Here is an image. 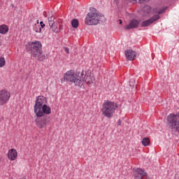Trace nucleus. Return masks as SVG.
<instances>
[{
  "label": "nucleus",
  "mask_w": 179,
  "mask_h": 179,
  "mask_svg": "<svg viewBox=\"0 0 179 179\" xmlns=\"http://www.w3.org/2000/svg\"><path fill=\"white\" fill-rule=\"evenodd\" d=\"M64 79L70 82V83H73L78 87H82L84 83H86L88 86H92L94 83V78L90 76L89 73H76L73 70L66 71L64 74Z\"/></svg>",
  "instance_id": "obj_1"
},
{
  "label": "nucleus",
  "mask_w": 179,
  "mask_h": 179,
  "mask_svg": "<svg viewBox=\"0 0 179 179\" xmlns=\"http://www.w3.org/2000/svg\"><path fill=\"white\" fill-rule=\"evenodd\" d=\"M48 100L44 96H38L36 98L34 106V111L36 117H44L51 114V107L47 105Z\"/></svg>",
  "instance_id": "obj_2"
},
{
  "label": "nucleus",
  "mask_w": 179,
  "mask_h": 179,
  "mask_svg": "<svg viewBox=\"0 0 179 179\" xmlns=\"http://www.w3.org/2000/svg\"><path fill=\"white\" fill-rule=\"evenodd\" d=\"M27 48L31 51V54L34 58H38L39 61H44L45 59V56L43 54V45L41 42L38 41L29 42L27 45Z\"/></svg>",
  "instance_id": "obj_3"
},
{
  "label": "nucleus",
  "mask_w": 179,
  "mask_h": 179,
  "mask_svg": "<svg viewBox=\"0 0 179 179\" xmlns=\"http://www.w3.org/2000/svg\"><path fill=\"white\" fill-rule=\"evenodd\" d=\"M90 10L85 19V24H87V26L99 24L104 17L99 14L96 8H92Z\"/></svg>",
  "instance_id": "obj_4"
},
{
  "label": "nucleus",
  "mask_w": 179,
  "mask_h": 179,
  "mask_svg": "<svg viewBox=\"0 0 179 179\" xmlns=\"http://www.w3.org/2000/svg\"><path fill=\"white\" fill-rule=\"evenodd\" d=\"M117 107L118 105L113 101H106L102 105V115L106 117V118H111Z\"/></svg>",
  "instance_id": "obj_5"
},
{
  "label": "nucleus",
  "mask_w": 179,
  "mask_h": 179,
  "mask_svg": "<svg viewBox=\"0 0 179 179\" xmlns=\"http://www.w3.org/2000/svg\"><path fill=\"white\" fill-rule=\"evenodd\" d=\"M50 117L45 116V115L42 117H38V118L35 120L36 126L38 128H40V129L47 128V125L50 124Z\"/></svg>",
  "instance_id": "obj_6"
},
{
  "label": "nucleus",
  "mask_w": 179,
  "mask_h": 179,
  "mask_svg": "<svg viewBox=\"0 0 179 179\" xmlns=\"http://www.w3.org/2000/svg\"><path fill=\"white\" fill-rule=\"evenodd\" d=\"M10 99V92L6 90H0V106H5Z\"/></svg>",
  "instance_id": "obj_7"
},
{
  "label": "nucleus",
  "mask_w": 179,
  "mask_h": 179,
  "mask_svg": "<svg viewBox=\"0 0 179 179\" xmlns=\"http://www.w3.org/2000/svg\"><path fill=\"white\" fill-rule=\"evenodd\" d=\"M48 23L54 33H59V29H58V22H57V19H55L54 15L48 17Z\"/></svg>",
  "instance_id": "obj_8"
},
{
  "label": "nucleus",
  "mask_w": 179,
  "mask_h": 179,
  "mask_svg": "<svg viewBox=\"0 0 179 179\" xmlns=\"http://www.w3.org/2000/svg\"><path fill=\"white\" fill-rule=\"evenodd\" d=\"M160 19V15H156L152 17L150 19L143 21L141 23V27H148V26H150L152 23H154V22H156V20H159Z\"/></svg>",
  "instance_id": "obj_9"
},
{
  "label": "nucleus",
  "mask_w": 179,
  "mask_h": 179,
  "mask_svg": "<svg viewBox=\"0 0 179 179\" xmlns=\"http://www.w3.org/2000/svg\"><path fill=\"white\" fill-rule=\"evenodd\" d=\"M139 26L138 20H131L130 22L124 27L125 30H131V29H136Z\"/></svg>",
  "instance_id": "obj_10"
},
{
  "label": "nucleus",
  "mask_w": 179,
  "mask_h": 179,
  "mask_svg": "<svg viewBox=\"0 0 179 179\" xmlns=\"http://www.w3.org/2000/svg\"><path fill=\"white\" fill-rule=\"evenodd\" d=\"M125 56L129 61H134L136 58V52L131 50H128L125 52Z\"/></svg>",
  "instance_id": "obj_11"
},
{
  "label": "nucleus",
  "mask_w": 179,
  "mask_h": 179,
  "mask_svg": "<svg viewBox=\"0 0 179 179\" xmlns=\"http://www.w3.org/2000/svg\"><path fill=\"white\" fill-rule=\"evenodd\" d=\"M8 157L9 160H16L17 159V151L15 149H10L8 152Z\"/></svg>",
  "instance_id": "obj_12"
},
{
  "label": "nucleus",
  "mask_w": 179,
  "mask_h": 179,
  "mask_svg": "<svg viewBox=\"0 0 179 179\" xmlns=\"http://www.w3.org/2000/svg\"><path fill=\"white\" fill-rule=\"evenodd\" d=\"M152 9L150 6H145L142 10L143 16H149Z\"/></svg>",
  "instance_id": "obj_13"
},
{
  "label": "nucleus",
  "mask_w": 179,
  "mask_h": 179,
  "mask_svg": "<svg viewBox=\"0 0 179 179\" xmlns=\"http://www.w3.org/2000/svg\"><path fill=\"white\" fill-rule=\"evenodd\" d=\"M8 31H9V27L8 25H0V34H6Z\"/></svg>",
  "instance_id": "obj_14"
},
{
  "label": "nucleus",
  "mask_w": 179,
  "mask_h": 179,
  "mask_svg": "<svg viewBox=\"0 0 179 179\" xmlns=\"http://www.w3.org/2000/svg\"><path fill=\"white\" fill-rule=\"evenodd\" d=\"M141 143L143 146H149V145H150V140L149 139V138L145 137L143 138Z\"/></svg>",
  "instance_id": "obj_15"
},
{
  "label": "nucleus",
  "mask_w": 179,
  "mask_h": 179,
  "mask_svg": "<svg viewBox=\"0 0 179 179\" xmlns=\"http://www.w3.org/2000/svg\"><path fill=\"white\" fill-rule=\"evenodd\" d=\"M71 26L74 29H77V27H78V26H79V20H78V19L72 20V21H71Z\"/></svg>",
  "instance_id": "obj_16"
},
{
  "label": "nucleus",
  "mask_w": 179,
  "mask_h": 179,
  "mask_svg": "<svg viewBox=\"0 0 179 179\" xmlns=\"http://www.w3.org/2000/svg\"><path fill=\"white\" fill-rule=\"evenodd\" d=\"M6 65V60L5 59V57H0V68H3Z\"/></svg>",
  "instance_id": "obj_17"
},
{
  "label": "nucleus",
  "mask_w": 179,
  "mask_h": 179,
  "mask_svg": "<svg viewBox=\"0 0 179 179\" xmlns=\"http://www.w3.org/2000/svg\"><path fill=\"white\" fill-rule=\"evenodd\" d=\"M34 30L36 31V33H40L41 31V27L38 23L36 24L34 26Z\"/></svg>",
  "instance_id": "obj_18"
},
{
  "label": "nucleus",
  "mask_w": 179,
  "mask_h": 179,
  "mask_svg": "<svg viewBox=\"0 0 179 179\" xmlns=\"http://www.w3.org/2000/svg\"><path fill=\"white\" fill-rule=\"evenodd\" d=\"M166 9H167V7L162 8L161 10L158 11L157 10V12H158V15H162V13H164Z\"/></svg>",
  "instance_id": "obj_19"
},
{
  "label": "nucleus",
  "mask_w": 179,
  "mask_h": 179,
  "mask_svg": "<svg viewBox=\"0 0 179 179\" xmlns=\"http://www.w3.org/2000/svg\"><path fill=\"white\" fill-rule=\"evenodd\" d=\"M64 50L65 52H66V54H69V48L65 47L64 48Z\"/></svg>",
  "instance_id": "obj_20"
},
{
  "label": "nucleus",
  "mask_w": 179,
  "mask_h": 179,
  "mask_svg": "<svg viewBox=\"0 0 179 179\" xmlns=\"http://www.w3.org/2000/svg\"><path fill=\"white\" fill-rule=\"evenodd\" d=\"M41 27L43 28L45 27V24L42 21L40 22Z\"/></svg>",
  "instance_id": "obj_21"
},
{
  "label": "nucleus",
  "mask_w": 179,
  "mask_h": 179,
  "mask_svg": "<svg viewBox=\"0 0 179 179\" xmlns=\"http://www.w3.org/2000/svg\"><path fill=\"white\" fill-rule=\"evenodd\" d=\"M122 121L121 120H119L117 122V125L118 127H120L121 124H122Z\"/></svg>",
  "instance_id": "obj_22"
},
{
  "label": "nucleus",
  "mask_w": 179,
  "mask_h": 179,
  "mask_svg": "<svg viewBox=\"0 0 179 179\" xmlns=\"http://www.w3.org/2000/svg\"><path fill=\"white\" fill-rule=\"evenodd\" d=\"M132 3H135L136 2V0H130Z\"/></svg>",
  "instance_id": "obj_23"
},
{
  "label": "nucleus",
  "mask_w": 179,
  "mask_h": 179,
  "mask_svg": "<svg viewBox=\"0 0 179 179\" xmlns=\"http://www.w3.org/2000/svg\"><path fill=\"white\" fill-rule=\"evenodd\" d=\"M120 24H122V21L121 20H119Z\"/></svg>",
  "instance_id": "obj_24"
},
{
  "label": "nucleus",
  "mask_w": 179,
  "mask_h": 179,
  "mask_svg": "<svg viewBox=\"0 0 179 179\" xmlns=\"http://www.w3.org/2000/svg\"><path fill=\"white\" fill-rule=\"evenodd\" d=\"M62 27L60 25V26H59V29H58L59 31H61Z\"/></svg>",
  "instance_id": "obj_25"
},
{
  "label": "nucleus",
  "mask_w": 179,
  "mask_h": 179,
  "mask_svg": "<svg viewBox=\"0 0 179 179\" xmlns=\"http://www.w3.org/2000/svg\"><path fill=\"white\" fill-rule=\"evenodd\" d=\"M0 45H1V39H0Z\"/></svg>",
  "instance_id": "obj_26"
}]
</instances>
